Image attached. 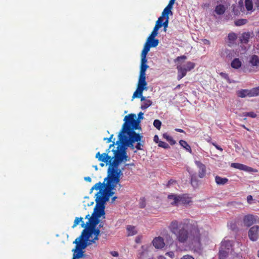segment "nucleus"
<instances>
[{"instance_id": "64", "label": "nucleus", "mask_w": 259, "mask_h": 259, "mask_svg": "<svg viewBox=\"0 0 259 259\" xmlns=\"http://www.w3.org/2000/svg\"><path fill=\"white\" fill-rule=\"evenodd\" d=\"M253 200L252 196L251 195H248L247 197V201L249 204H251V201Z\"/></svg>"}, {"instance_id": "36", "label": "nucleus", "mask_w": 259, "mask_h": 259, "mask_svg": "<svg viewBox=\"0 0 259 259\" xmlns=\"http://www.w3.org/2000/svg\"><path fill=\"white\" fill-rule=\"evenodd\" d=\"M180 145L183 147L184 148H185L188 152H189L190 153H192V149L191 148V147L190 145L187 143V142L183 140H181L179 141Z\"/></svg>"}, {"instance_id": "1", "label": "nucleus", "mask_w": 259, "mask_h": 259, "mask_svg": "<svg viewBox=\"0 0 259 259\" xmlns=\"http://www.w3.org/2000/svg\"><path fill=\"white\" fill-rule=\"evenodd\" d=\"M124 122L120 131L118 137L120 141L126 143L128 146L133 147V144L136 141L140 139V134L137 133L135 131L140 128L139 121L137 119L134 114H130L124 118Z\"/></svg>"}, {"instance_id": "15", "label": "nucleus", "mask_w": 259, "mask_h": 259, "mask_svg": "<svg viewBox=\"0 0 259 259\" xmlns=\"http://www.w3.org/2000/svg\"><path fill=\"white\" fill-rule=\"evenodd\" d=\"M96 196V202H98L104 205H105L106 202L107 201H108L109 200L110 197L108 196L107 194H106V192L105 191L103 193H102L101 190L99 192L97 193Z\"/></svg>"}, {"instance_id": "57", "label": "nucleus", "mask_w": 259, "mask_h": 259, "mask_svg": "<svg viewBox=\"0 0 259 259\" xmlns=\"http://www.w3.org/2000/svg\"><path fill=\"white\" fill-rule=\"evenodd\" d=\"M220 74L222 77L225 78L227 80H229V77L228 74L224 72H221Z\"/></svg>"}, {"instance_id": "16", "label": "nucleus", "mask_w": 259, "mask_h": 259, "mask_svg": "<svg viewBox=\"0 0 259 259\" xmlns=\"http://www.w3.org/2000/svg\"><path fill=\"white\" fill-rule=\"evenodd\" d=\"M96 202V204L94 208V212L92 214L100 218L102 216L105 215V205H102L98 202Z\"/></svg>"}, {"instance_id": "8", "label": "nucleus", "mask_w": 259, "mask_h": 259, "mask_svg": "<svg viewBox=\"0 0 259 259\" xmlns=\"http://www.w3.org/2000/svg\"><path fill=\"white\" fill-rule=\"evenodd\" d=\"M120 180V177H119L118 176L107 175V178L104 180L105 181L107 180L105 190H113L115 189L117 184H118L119 187H121V185L119 184Z\"/></svg>"}, {"instance_id": "6", "label": "nucleus", "mask_w": 259, "mask_h": 259, "mask_svg": "<svg viewBox=\"0 0 259 259\" xmlns=\"http://www.w3.org/2000/svg\"><path fill=\"white\" fill-rule=\"evenodd\" d=\"M73 243L76 245L75 248L72 249L73 254L72 259H88L87 255L83 250L88 246V244L80 242V240L76 239L74 241Z\"/></svg>"}, {"instance_id": "29", "label": "nucleus", "mask_w": 259, "mask_h": 259, "mask_svg": "<svg viewBox=\"0 0 259 259\" xmlns=\"http://www.w3.org/2000/svg\"><path fill=\"white\" fill-rule=\"evenodd\" d=\"M242 65V62L239 60V58H235L234 59L231 63V66L235 69H238L240 68L241 67Z\"/></svg>"}, {"instance_id": "26", "label": "nucleus", "mask_w": 259, "mask_h": 259, "mask_svg": "<svg viewBox=\"0 0 259 259\" xmlns=\"http://www.w3.org/2000/svg\"><path fill=\"white\" fill-rule=\"evenodd\" d=\"M155 37H151L149 36L146 40V43L148 44L151 48H154L158 46L159 40L155 38Z\"/></svg>"}, {"instance_id": "58", "label": "nucleus", "mask_w": 259, "mask_h": 259, "mask_svg": "<svg viewBox=\"0 0 259 259\" xmlns=\"http://www.w3.org/2000/svg\"><path fill=\"white\" fill-rule=\"evenodd\" d=\"M180 259H195L192 255L187 254L183 255Z\"/></svg>"}, {"instance_id": "48", "label": "nucleus", "mask_w": 259, "mask_h": 259, "mask_svg": "<svg viewBox=\"0 0 259 259\" xmlns=\"http://www.w3.org/2000/svg\"><path fill=\"white\" fill-rule=\"evenodd\" d=\"M151 47L146 42L145 44L143 49L141 52L142 55L146 56Z\"/></svg>"}, {"instance_id": "51", "label": "nucleus", "mask_w": 259, "mask_h": 259, "mask_svg": "<svg viewBox=\"0 0 259 259\" xmlns=\"http://www.w3.org/2000/svg\"><path fill=\"white\" fill-rule=\"evenodd\" d=\"M242 115L244 116H249L251 118H255L257 116L256 114L254 112H243Z\"/></svg>"}, {"instance_id": "23", "label": "nucleus", "mask_w": 259, "mask_h": 259, "mask_svg": "<svg viewBox=\"0 0 259 259\" xmlns=\"http://www.w3.org/2000/svg\"><path fill=\"white\" fill-rule=\"evenodd\" d=\"M177 69L178 70L177 78L180 80L186 75L187 71L185 70V68L181 65H178L177 66Z\"/></svg>"}, {"instance_id": "60", "label": "nucleus", "mask_w": 259, "mask_h": 259, "mask_svg": "<svg viewBox=\"0 0 259 259\" xmlns=\"http://www.w3.org/2000/svg\"><path fill=\"white\" fill-rule=\"evenodd\" d=\"M124 156L123 158V161H126L130 160V157L127 155L126 150L124 152Z\"/></svg>"}, {"instance_id": "10", "label": "nucleus", "mask_w": 259, "mask_h": 259, "mask_svg": "<svg viewBox=\"0 0 259 259\" xmlns=\"http://www.w3.org/2000/svg\"><path fill=\"white\" fill-rule=\"evenodd\" d=\"M114 142H113V143L110 145L109 148L107 150V152L102 154H100V152H97L96 154V158H97L99 161L105 162L106 164L110 163L112 160V158H111V156L108 155V153L109 152L110 149L112 147H114Z\"/></svg>"}, {"instance_id": "37", "label": "nucleus", "mask_w": 259, "mask_h": 259, "mask_svg": "<svg viewBox=\"0 0 259 259\" xmlns=\"http://www.w3.org/2000/svg\"><path fill=\"white\" fill-rule=\"evenodd\" d=\"M225 8L224 6L223 5H219L218 6H217L215 9V12L218 15L223 14L225 13Z\"/></svg>"}, {"instance_id": "13", "label": "nucleus", "mask_w": 259, "mask_h": 259, "mask_svg": "<svg viewBox=\"0 0 259 259\" xmlns=\"http://www.w3.org/2000/svg\"><path fill=\"white\" fill-rule=\"evenodd\" d=\"M257 220H259L258 217L254 216L253 214H247L244 217L243 221L245 226L249 227L257 223Z\"/></svg>"}, {"instance_id": "20", "label": "nucleus", "mask_w": 259, "mask_h": 259, "mask_svg": "<svg viewBox=\"0 0 259 259\" xmlns=\"http://www.w3.org/2000/svg\"><path fill=\"white\" fill-rule=\"evenodd\" d=\"M167 199L172 206H178L179 204V195L171 194L168 195Z\"/></svg>"}, {"instance_id": "54", "label": "nucleus", "mask_w": 259, "mask_h": 259, "mask_svg": "<svg viewBox=\"0 0 259 259\" xmlns=\"http://www.w3.org/2000/svg\"><path fill=\"white\" fill-rule=\"evenodd\" d=\"M139 205L140 207L141 208H144L146 206V201L144 198H142L140 199Z\"/></svg>"}, {"instance_id": "44", "label": "nucleus", "mask_w": 259, "mask_h": 259, "mask_svg": "<svg viewBox=\"0 0 259 259\" xmlns=\"http://www.w3.org/2000/svg\"><path fill=\"white\" fill-rule=\"evenodd\" d=\"M245 6L248 11H252L253 9V3L251 0H245Z\"/></svg>"}, {"instance_id": "22", "label": "nucleus", "mask_w": 259, "mask_h": 259, "mask_svg": "<svg viewBox=\"0 0 259 259\" xmlns=\"http://www.w3.org/2000/svg\"><path fill=\"white\" fill-rule=\"evenodd\" d=\"M192 201L191 197H189L187 194H183L179 195V204L188 205Z\"/></svg>"}, {"instance_id": "53", "label": "nucleus", "mask_w": 259, "mask_h": 259, "mask_svg": "<svg viewBox=\"0 0 259 259\" xmlns=\"http://www.w3.org/2000/svg\"><path fill=\"white\" fill-rule=\"evenodd\" d=\"M158 146L160 147H162V148H163L164 149H168L169 148H170L169 145L164 142H163V141H159V143L158 144Z\"/></svg>"}, {"instance_id": "5", "label": "nucleus", "mask_w": 259, "mask_h": 259, "mask_svg": "<svg viewBox=\"0 0 259 259\" xmlns=\"http://www.w3.org/2000/svg\"><path fill=\"white\" fill-rule=\"evenodd\" d=\"M245 73L257 72L259 70V56L252 55L248 58V63L242 68Z\"/></svg>"}, {"instance_id": "14", "label": "nucleus", "mask_w": 259, "mask_h": 259, "mask_svg": "<svg viewBox=\"0 0 259 259\" xmlns=\"http://www.w3.org/2000/svg\"><path fill=\"white\" fill-rule=\"evenodd\" d=\"M259 236V226H254L251 227L248 231V237L252 241H255L258 239Z\"/></svg>"}, {"instance_id": "39", "label": "nucleus", "mask_w": 259, "mask_h": 259, "mask_svg": "<svg viewBox=\"0 0 259 259\" xmlns=\"http://www.w3.org/2000/svg\"><path fill=\"white\" fill-rule=\"evenodd\" d=\"M143 138V136L140 135V139L139 141H136V142H137V144L136 146H135V148L137 150H143V147L144 146V141L142 140V139Z\"/></svg>"}, {"instance_id": "33", "label": "nucleus", "mask_w": 259, "mask_h": 259, "mask_svg": "<svg viewBox=\"0 0 259 259\" xmlns=\"http://www.w3.org/2000/svg\"><path fill=\"white\" fill-rule=\"evenodd\" d=\"M160 19V24L164 27V31H166V28L168 27L169 17L166 16V18L159 17L157 20Z\"/></svg>"}, {"instance_id": "11", "label": "nucleus", "mask_w": 259, "mask_h": 259, "mask_svg": "<svg viewBox=\"0 0 259 259\" xmlns=\"http://www.w3.org/2000/svg\"><path fill=\"white\" fill-rule=\"evenodd\" d=\"M186 228L183 226L182 228L175 234L177 237V240L180 243L186 242L189 238V233Z\"/></svg>"}, {"instance_id": "31", "label": "nucleus", "mask_w": 259, "mask_h": 259, "mask_svg": "<svg viewBox=\"0 0 259 259\" xmlns=\"http://www.w3.org/2000/svg\"><path fill=\"white\" fill-rule=\"evenodd\" d=\"M215 181L218 185H224L228 182V179L226 178H222L217 176L215 177Z\"/></svg>"}, {"instance_id": "7", "label": "nucleus", "mask_w": 259, "mask_h": 259, "mask_svg": "<svg viewBox=\"0 0 259 259\" xmlns=\"http://www.w3.org/2000/svg\"><path fill=\"white\" fill-rule=\"evenodd\" d=\"M121 162L122 161L119 160L114 158L112 162L111 161L110 163H109V166L108 168L107 175L118 176L119 177H120L123 174L122 171L118 168V166Z\"/></svg>"}, {"instance_id": "17", "label": "nucleus", "mask_w": 259, "mask_h": 259, "mask_svg": "<svg viewBox=\"0 0 259 259\" xmlns=\"http://www.w3.org/2000/svg\"><path fill=\"white\" fill-rule=\"evenodd\" d=\"M231 166L232 167H233V168H235L236 169H238L240 170H244L246 171H248V172H256L257 171L256 169H254L251 167H249L247 165H244L241 163H232L231 164Z\"/></svg>"}, {"instance_id": "41", "label": "nucleus", "mask_w": 259, "mask_h": 259, "mask_svg": "<svg viewBox=\"0 0 259 259\" xmlns=\"http://www.w3.org/2000/svg\"><path fill=\"white\" fill-rule=\"evenodd\" d=\"M195 66V64L193 62L189 61L187 62L186 64L184 65L183 67L185 68V70L187 71H190L192 69H193Z\"/></svg>"}, {"instance_id": "30", "label": "nucleus", "mask_w": 259, "mask_h": 259, "mask_svg": "<svg viewBox=\"0 0 259 259\" xmlns=\"http://www.w3.org/2000/svg\"><path fill=\"white\" fill-rule=\"evenodd\" d=\"M250 37V33L248 32H244L240 37V41L242 44H247L249 41Z\"/></svg>"}, {"instance_id": "35", "label": "nucleus", "mask_w": 259, "mask_h": 259, "mask_svg": "<svg viewBox=\"0 0 259 259\" xmlns=\"http://www.w3.org/2000/svg\"><path fill=\"white\" fill-rule=\"evenodd\" d=\"M128 236H133L137 233L136 227L133 226L128 225L126 227Z\"/></svg>"}, {"instance_id": "45", "label": "nucleus", "mask_w": 259, "mask_h": 259, "mask_svg": "<svg viewBox=\"0 0 259 259\" xmlns=\"http://www.w3.org/2000/svg\"><path fill=\"white\" fill-rule=\"evenodd\" d=\"M169 15H172V12L171 10L165 7L162 13L161 16L160 17L166 18V16H168Z\"/></svg>"}, {"instance_id": "43", "label": "nucleus", "mask_w": 259, "mask_h": 259, "mask_svg": "<svg viewBox=\"0 0 259 259\" xmlns=\"http://www.w3.org/2000/svg\"><path fill=\"white\" fill-rule=\"evenodd\" d=\"M162 136L163 138L169 142L171 145H174L176 144V141L173 139V138L171 136L167 135L166 133L163 134Z\"/></svg>"}, {"instance_id": "42", "label": "nucleus", "mask_w": 259, "mask_h": 259, "mask_svg": "<svg viewBox=\"0 0 259 259\" xmlns=\"http://www.w3.org/2000/svg\"><path fill=\"white\" fill-rule=\"evenodd\" d=\"M228 38L230 44H234L237 39V35L234 33L231 32L228 34Z\"/></svg>"}, {"instance_id": "49", "label": "nucleus", "mask_w": 259, "mask_h": 259, "mask_svg": "<svg viewBox=\"0 0 259 259\" xmlns=\"http://www.w3.org/2000/svg\"><path fill=\"white\" fill-rule=\"evenodd\" d=\"M148 67L149 66L147 64L141 65L140 75H146V71Z\"/></svg>"}, {"instance_id": "4", "label": "nucleus", "mask_w": 259, "mask_h": 259, "mask_svg": "<svg viewBox=\"0 0 259 259\" xmlns=\"http://www.w3.org/2000/svg\"><path fill=\"white\" fill-rule=\"evenodd\" d=\"M116 144L117 145V146L116 150H112L113 152V156L111 158L119 160L122 162L123 161V158L124 156V154L127 147H130L132 150L135 148L134 145L133 147H131V145H127L126 143H124L122 141L120 140L119 137H118V140L116 142Z\"/></svg>"}, {"instance_id": "61", "label": "nucleus", "mask_w": 259, "mask_h": 259, "mask_svg": "<svg viewBox=\"0 0 259 259\" xmlns=\"http://www.w3.org/2000/svg\"><path fill=\"white\" fill-rule=\"evenodd\" d=\"M166 255L169 256L170 258H172L175 256V253L173 251H169L166 253Z\"/></svg>"}, {"instance_id": "47", "label": "nucleus", "mask_w": 259, "mask_h": 259, "mask_svg": "<svg viewBox=\"0 0 259 259\" xmlns=\"http://www.w3.org/2000/svg\"><path fill=\"white\" fill-rule=\"evenodd\" d=\"M191 184L194 188H197L198 186V180L195 176H192Z\"/></svg>"}, {"instance_id": "12", "label": "nucleus", "mask_w": 259, "mask_h": 259, "mask_svg": "<svg viewBox=\"0 0 259 259\" xmlns=\"http://www.w3.org/2000/svg\"><path fill=\"white\" fill-rule=\"evenodd\" d=\"M99 219L100 218L92 214L91 218H89V221L87 222L84 229H90L91 230L94 229V228H96L100 223Z\"/></svg>"}, {"instance_id": "46", "label": "nucleus", "mask_w": 259, "mask_h": 259, "mask_svg": "<svg viewBox=\"0 0 259 259\" xmlns=\"http://www.w3.org/2000/svg\"><path fill=\"white\" fill-rule=\"evenodd\" d=\"M248 21L245 19H239L235 21V25L237 26H240L245 25L247 23Z\"/></svg>"}, {"instance_id": "27", "label": "nucleus", "mask_w": 259, "mask_h": 259, "mask_svg": "<svg viewBox=\"0 0 259 259\" xmlns=\"http://www.w3.org/2000/svg\"><path fill=\"white\" fill-rule=\"evenodd\" d=\"M233 245V242L230 240H224L221 242L220 248L225 250H229Z\"/></svg>"}, {"instance_id": "55", "label": "nucleus", "mask_w": 259, "mask_h": 259, "mask_svg": "<svg viewBox=\"0 0 259 259\" xmlns=\"http://www.w3.org/2000/svg\"><path fill=\"white\" fill-rule=\"evenodd\" d=\"M141 65L146 64L147 62V59H146V56L141 55Z\"/></svg>"}, {"instance_id": "28", "label": "nucleus", "mask_w": 259, "mask_h": 259, "mask_svg": "<svg viewBox=\"0 0 259 259\" xmlns=\"http://www.w3.org/2000/svg\"><path fill=\"white\" fill-rule=\"evenodd\" d=\"M160 19L156 21L153 30L149 36H151V37H156L157 35L158 29L162 27V25L160 24Z\"/></svg>"}, {"instance_id": "56", "label": "nucleus", "mask_w": 259, "mask_h": 259, "mask_svg": "<svg viewBox=\"0 0 259 259\" xmlns=\"http://www.w3.org/2000/svg\"><path fill=\"white\" fill-rule=\"evenodd\" d=\"M106 192V194H107L108 196L109 197L113 196L115 192L113 191V190H106L104 191Z\"/></svg>"}, {"instance_id": "38", "label": "nucleus", "mask_w": 259, "mask_h": 259, "mask_svg": "<svg viewBox=\"0 0 259 259\" xmlns=\"http://www.w3.org/2000/svg\"><path fill=\"white\" fill-rule=\"evenodd\" d=\"M228 251L220 248L219 253V259H226L228 255Z\"/></svg>"}, {"instance_id": "32", "label": "nucleus", "mask_w": 259, "mask_h": 259, "mask_svg": "<svg viewBox=\"0 0 259 259\" xmlns=\"http://www.w3.org/2000/svg\"><path fill=\"white\" fill-rule=\"evenodd\" d=\"M148 256V251L146 249H142V250H139L137 259H146Z\"/></svg>"}, {"instance_id": "34", "label": "nucleus", "mask_w": 259, "mask_h": 259, "mask_svg": "<svg viewBox=\"0 0 259 259\" xmlns=\"http://www.w3.org/2000/svg\"><path fill=\"white\" fill-rule=\"evenodd\" d=\"M147 82L146 81V75H139L138 86L146 87Z\"/></svg>"}, {"instance_id": "52", "label": "nucleus", "mask_w": 259, "mask_h": 259, "mask_svg": "<svg viewBox=\"0 0 259 259\" xmlns=\"http://www.w3.org/2000/svg\"><path fill=\"white\" fill-rule=\"evenodd\" d=\"M153 125L157 130H159L161 128V122L158 119H155L153 122Z\"/></svg>"}, {"instance_id": "2", "label": "nucleus", "mask_w": 259, "mask_h": 259, "mask_svg": "<svg viewBox=\"0 0 259 259\" xmlns=\"http://www.w3.org/2000/svg\"><path fill=\"white\" fill-rule=\"evenodd\" d=\"M101 233L99 228H94V229H83L81 235L76 239L79 240L80 242H84L85 244L90 245L95 243L96 240L99 239L98 236Z\"/></svg>"}, {"instance_id": "63", "label": "nucleus", "mask_w": 259, "mask_h": 259, "mask_svg": "<svg viewBox=\"0 0 259 259\" xmlns=\"http://www.w3.org/2000/svg\"><path fill=\"white\" fill-rule=\"evenodd\" d=\"M176 181L175 180H174L172 179H170L168 181L167 184V187H170V186L174 183H176Z\"/></svg>"}, {"instance_id": "18", "label": "nucleus", "mask_w": 259, "mask_h": 259, "mask_svg": "<svg viewBox=\"0 0 259 259\" xmlns=\"http://www.w3.org/2000/svg\"><path fill=\"white\" fill-rule=\"evenodd\" d=\"M195 163L198 168V177L203 178L206 175V166L200 161H195Z\"/></svg>"}, {"instance_id": "24", "label": "nucleus", "mask_w": 259, "mask_h": 259, "mask_svg": "<svg viewBox=\"0 0 259 259\" xmlns=\"http://www.w3.org/2000/svg\"><path fill=\"white\" fill-rule=\"evenodd\" d=\"M145 90H147V87H143L141 86H138L137 89L136 91L134 93L132 98H141V97H143L142 96V94L143 91Z\"/></svg>"}, {"instance_id": "3", "label": "nucleus", "mask_w": 259, "mask_h": 259, "mask_svg": "<svg viewBox=\"0 0 259 259\" xmlns=\"http://www.w3.org/2000/svg\"><path fill=\"white\" fill-rule=\"evenodd\" d=\"M181 224L190 230V235L192 237V239L200 244L201 234L197 222L190 219H184L182 221Z\"/></svg>"}, {"instance_id": "59", "label": "nucleus", "mask_w": 259, "mask_h": 259, "mask_svg": "<svg viewBox=\"0 0 259 259\" xmlns=\"http://www.w3.org/2000/svg\"><path fill=\"white\" fill-rule=\"evenodd\" d=\"M113 136V134H112L109 138H104L103 140L106 141L107 143H110L112 141Z\"/></svg>"}, {"instance_id": "21", "label": "nucleus", "mask_w": 259, "mask_h": 259, "mask_svg": "<svg viewBox=\"0 0 259 259\" xmlns=\"http://www.w3.org/2000/svg\"><path fill=\"white\" fill-rule=\"evenodd\" d=\"M152 243L156 248H162L165 245L163 239L161 237H155L153 240Z\"/></svg>"}, {"instance_id": "62", "label": "nucleus", "mask_w": 259, "mask_h": 259, "mask_svg": "<svg viewBox=\"0 0 259 259\" xmlns=\"http://www.w3.org/2000/svg\"><path fill=\"white\" fill-rule=\"evenodd\" d=\"M212 144L217 149L220 150L221 152L223 151V149L220 146L218 145L215 143H212Z\"/></svg>"}, {"instance_id": "9", "label": "nucleus", "mask_w": 259, "mask_h": 259, "mask_svg": "<svg viewBox=\"0 0 259 259\" xmlns=\"http://www.w3.org/2000/svg\"><path fill=\"white\" fill-rule=\"evenodd\" d=\"M237 95L240 98L257 96L259 95V87L254 88L251 90L242 89L239 90L237 92Z\"/></svg>"}, {"instance_id": "40", "label": "nucleus", "mask_w": 259, "mask_h": 259, "mask_svg": "<svg viewBox=\"0 0 259 259\" xmlns=\"http://www.w3.org/2000/svg\"><path fill=\"white\" fill-rule=\"evenodd\" d=\"M83 218L81 217L80 218H76L74 221L73 225L72 226V228L75 227L80 222H81V226L82 227H84L85 228V224L82 221Z\"/></svg>"}, {"instance_id": "25", "label": "nucleus", "mask_w": 259, "mask_h": 259, "mask_svg": "<svg viewBox=\"0 0 259 259\" xmlns=\"http://www.w3.org/2000/svg\"><path fill=\"white\" fill-rule=\"evenodd\" d=\"M141 101L142 102L141 105L142 110H145L152 105V101L150 100L146 99L145 97H141Z\"/></svg>"}, {"instance_id": "50", "label": "nucleus", "mask_w": 259, "mask_h": 259, "mask_svg": "<svg viewBox=\"0 0 259 259\" xmlns=\"http://www.w3.org/2000/svg\"><path fill=\"white\" fill-rule=\"evenodd\" d=\"M103 185H105L104 182L103 183H101V182H99L98 183H96L91 189V192H92V191L94 189L98 190H100L103 186Z\"/></svg>"}, {"instance_id": "19", "label": "nucleus", "mask_w": 259, "mask_h": 259, "mask_svg": "<svg viewBox=\"0 0 259 259\" xmlns=\"http://www.w3.org/2000/svg\"><path fill=\"white\" fill-rule=\"evenodd\" d=\"M181 223L182 222H181V223H179L178 221L177 220L172 221L170 223L168 227V228L170 232L174 234H176V232H177L179 231V227L181 226L183 227V225L181 224Z\"/></svg>"}]
</instances>
